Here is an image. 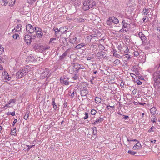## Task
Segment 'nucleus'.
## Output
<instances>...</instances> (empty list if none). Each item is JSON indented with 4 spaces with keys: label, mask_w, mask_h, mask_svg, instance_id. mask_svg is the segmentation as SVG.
I'll return each instance as SVG.
<instances>
[{
    "label": "nucleus",
    "mask_w": 160,
    "mask_h": 160,
    "mask_svg": "<svg viewBox=\"0 0 160 160\" xmlns=\"http://www.w3.org/2000/svg\"><path fill=\"white\" fill-rule=\"evenodd\" d=\"M96 4V2L94 0H88L83 3V9L84 11L88 10L95 5Z\"/></svg>",
    "instance_id": "obj_1"
},
{
    "label": "nucleus",
    "mask_w": 160,
    "mask_h": 160,
    "mask_svg": "<svg viewBox=\"0 0 160 160\" xmlns=\"http://www.w3.org/2000/svg\"><path fill=\"white\" fill-rule=\"evenodd\" d=\"M82 69L80 65L78 64H75L69 68V72L72 74L77 73L78 72V70Z\"/></svg>",
    "instance_id": "obj_2"
},
{
    "label": "nucleus",
    "mask_w": 160,
    "mask_h": 160,
    "mask_svg": "<svg viewBox=\"0 0 160 160\" xmlns=\"http://www.w3.org/2000/svg\"><path fill=\"white\" fill-rule=\"evenodd\" d=\"M27 73L25 70H20L17 72L16 74L17 79H19L21 78L23 75H25Z\"/></svg>",
    "instance_id": "obj_3"
},
{
    "label": "nucleus",
    "mask_w": 160,
    "mask_h": 160,
    "mask_svg": "<svg viewBox=\"0 0 160 160\" xmlns=\"http://www.w3.org/2000/svg\"><path fill=\"white\" fill-rule=\"evenodd\" d=\"M153 79L155 82H160V70L157 71L154 73Z\"/></svg>",
    "instance_id": "obj_4"
},
{
    "label": "nucleus",
    "mask_w": 160,
    "mask_h": 160,
    "mask_svg": "<svg viewBox=\"0 0 160 160\" xmlns=\"http://www.w3.org/2000/svg\"><path fill=\"white\" fill-rule=\"evenodd\" d=\"M69 78L67 76L63 75L61 77L60 79V81L61 83L64 84L66 85L69 84Z\"/></svg>",
    "instance_id": "obj_5"
},
{
    "label": "nucleus",
    "mask_w": 160,
    "mask_h": 160,
    "mask_svg": "<svg viewBox=\"0 0 160 160\" xmlns=\"http://www.w3.org/2000/svg\"><path fill=\"white\" fill-rule=\"evenodd\" d=\"M26 31L30 34L32 33L35 31V29L32 25L28 24L26 26Z\"/></svg>",
    "instance_id": "obj_6"
},
{
    "label": "nucleus",
    "mask_w": 160,
    "mask_h": 160,
    "mask_svg": "<svg viewBox=\"0 0 160 160\" xmlns=\"http://www.w3.org/2000/svg\"><path fill=\"white\" fill-rule=\"evenodd\" d=\"M32 35H26L24 37V40L26 43L27 44H30L32 42L31 39H32Z\"/></svg>",
    "instance_id": "obj_7"
},
{
    "label": "nucleus",
    "mask_w": 160,
    "mask_h": 160,
    "mask_svg": "<svg viewBox=\"0 0 160 160\" xmlns=\"http://www.w3.org/2000/svg\"><path fill=\"white\" fill-rule=\"evenodd\" d=\"M122 23H123V27L120 30V32H127L128 31L127 26L128 24L126 23L124 20L122 21Z\"/></svg>",
    "instance_id": "obj_8"
},
{
    "label": "nucleus",
    "mask_w": 160,
    "mask_h": 160,
    "mask_svg": "<svg viewBox=\"0 0 160 160\" xmlns=\"http://www.w3.org/2000/svg\"><path fill=\"white\" fill-rule=\"evenodd\" d=\"M88 93V91L87 88L85 87H83L80 90V94L82 97H85L87 95Z\"/></svg>",
    "instance_id": "obj_9"
},
{
    "label": "nucleus",
    "mask_w": 160,
    "mask_h": 160,
    "mask_svg": "<svg viewBox=\"0 0 160 160\" xmlns=\"http://www.w3.org/2000/svg\"><path fill=\"white\" fill-rule=\"evenodd\" d=\"M35 31L37 32L38 34V37L41 38L44 34H43V32H42V29L38 27H36L35 28Z\"/></svg>",
    "instance_id": "obj_10"
},
{
    "label": "nucleus",
    "mask_w": 160,
    "mask_h": 160,
    "mask_svg": "<svg viewBox=\"0 0 160 160\" xmlns=\"http://www.w3.org/2000/svg\"><path fill=\"white\" fill-rule=\"evenodd\" d=\"M97 56L99 58L102 59L106 57V53L105 52L101 51L98 53Z\"/></svg>",
    "instance_id": "obj_11"
},
{
    "label": "nucleus",
    "mask_w": 160,
    "mask_h": 160,
    "mask_svg": "<svg viewBox=\"0 0 160 160\" xmlns=\"http://www.w3.org/2000/svg\"><path fill=\"white\" fill-rule=\"evenodd\" d=\"M49 69L48 68H45L43 72L42 73L41 77L43 78H45L49 74Z\"/></svg>",
    "instance_id": "obj_12"
},
{
    "label": "nucleus",
    "mask_w": 160,
    "mask_h": 160,
    "mask_svg": "<svg viewBox=\"0 0 160 160\" xmlns=\"http://www.w3.org/2000/svg\"><path fill=\"white\" fill-rule=\"evenodd\" d=\"M138 36L142 41V42H145L146 38L144 34L142 32H139L138 33Z\"/></svg>",
    "instance_id": "obj_13"
},
{
    "label": "nucleus",
    "mask_w": 160,
    "mask_h": 160,
    "mask_svg": "<svg viewBox=\"0 0 160 160\" xmlns=\"http://www.w3.org/2000/svg\"><path fill=\"white\" fill-rule=\"evenodd\" d=\"M11 2V0H8V1H7V0H0V3L1 4L4 6H6L8 2L9 4V6H11V5L10 3V2Z\"/></svg>",
    "instance_id": "obj_14"
},
{
    "label": "nucleus",
    "mask_w": 160,
    "mask_h": 160,
    "mask_svg": "<svg viewBox=\"0 0 160 160\" xmlns=\"http://www.w3.org/2000/svg\"><path fill=\"white\" fill-rule=\"evenodd\" d=\"M55 31V35L56 37H59L61 35V33L59 32V29L57 28H54L53 29Z\"/></svg>",
    "instance_id": "obj_15"
},
{
    "label": "nucleus",
    "mask_w": 160,
    "mask_h": 160,
    "mask_svg": "<svg viewBox=\"0 0 160 160\" xmlns=\"http://www.w3.org/2000/svg\"><path fill=\"white\" fill-rule=\"evenodd\" d=\"M59 32L61 33V35L65 33L68 30V28L66 27H62L59 29Z\"/></svg>",
    "instance_id": "obj_16"
},
{
    "label": "nucleus",
    "mask_w": 160,
    "mask_h": 160,
    "mask_svg": "<svg viewBox=\"0 0 160 160\" xmlns=\"http://www.w3.org/2000/svg\"><path fill=\"white\" fill-rule=\"evenodd\" d=\"M52 105L53 106V107L54 110H56L58 108V105L55 103V98H53L52 101Z\"/></svg>",
    "instance_id": "obj_17"
},
{
    "label": "nucleus",
    "mask_w": 160,
    "mask_h": 160,
    "mask_svg": "<svg viewBox=\"0 0 160 160\" xmlns=\"http://www.w3.org/2000/svg\"><path fill=\"white\" fill-rule=\"evenodd\" d=\"M86 46V44L84 43H81L77 45L76 47L75 48L76 49H80L82 48L84 46Z\"/></svg>",
    "instance_id": "obj_18"
},
{
    "label": "nucleus",
    "mask_w": 160,
    "mask_h": 160,
    "mask_svg": "<svg viewBox=\"0 0 160 160\" xmlns=\"http://www.w3.org/2000/svg\"><path fill=\"white\" fill-rule=\"evenodd\" d=\"M44 47L43 46H42L41 45H37V50L40 52H41L42 51H43V48Z\"/></svg>",
    "instance_id": "obj_19"
},
{
    "label": "nucleus",
    "mask_w": 160,
    "mask_h": 160,
    "mask_svg": "<svg viewBox=\"0 0 160 160\" xmlns=\"http://www.w3.org/2000/svg\"><path fill=\"white\" fill-rule=\"evenodd\" d=\"M2 78L6 80L9 75L8 72L6 71H4L2 73Z\"/></svg>",
    "instance_id": "obj_20"
},
{
    "label": "nucleus",
    "mask_w": 160,
    "mask_h": 160,
    "mask_svg": "<svg viewBox=\"0 0 160 160\" xmlns=\"http://www.w3.org/2000/svg\"><path fill=\"white\" fill-rule=\"evenodd\" d=\"M156 109L155 107H153L150 109L151 114L152 115H154L156 113Z\"/></svg>",
    "instance_id": "obj_21"
},
{
    "label": "nucleus",
    "mask_w": 160,
    "mask_h": 160,
    "mask_svg": "<svg viewBox=\"0 0 160 160\" xmlns=\"http://www.w3.org/2000/svg\"><path fill=\"white\" fill-rule=\"evenodd\" d=\"M68 54L67 51H66L60 57L59 59L61 61L63 60Z\"/></svg>",
    "instance_id": "obj_22"
},
{
    "label": "nucleus",
    "mask_w": 160,
    "mask_h": 160,
    "mask_svg": "<svg viewBox=\"0 0 160 160\" xmlns=\"http://www.w3.org/2000/svg\"><path fill=\"white\" fill-rule=\"evenodd\" d=\"M111 20L112 21V23L114 24H117L118 23L119 21L118 19L114 17H111Z\"/></svg>",
    "instance_id": "obj_23"
},
{
    "label": "nucleus",
    "mask_w": 160,
    "mask_h": 160,
    "mask_svg": "<svg viewBox=\"0 0 160 160\" xmlns=\"http://www.w3.org/2000/svg\"><path fill=\"white\" fill-rule=\"evenodd\" d=\"M92 134L93 136H96L97 135V128L96 127H94L92 128Z\"/></svg>",
    "instance_id": "obj_24"
},
{
    "label": "nucleus",
    "mask_w": 160,
    "mask_h": 160,
    "mask_svg": "<svg viewBox=\"0 0 160 160\" xmlns=\"http://www.w3.org/2000/svg\"><path fill=\"white\" fill-rule=\"evenodd\" d=\"M103 118H100L99 119H97L96 120L92 123L93 124H97L98 122H101L103 120Z\"/></svg>",
    "instance_id": "obj_25"
},
{
    "label": "nucleus",
    "mask_w": 160,
    "mask_h": 160,
    "mask_svg": "<svg viewBox=\"0 0 160 160\" xmlns=\"http://www.w3.org/2000/svg\"><path fill=\"white\" fill-rule=\"evenodd\" d=\"M76 39V37H74L73 38L69 39V42L73 44L75 42Z\"/></svg>",
    "instance_id": "obj_26"
},
{
    "label": "nucleus",
    "mask_w": 160,
    "mask_h": 160,
    "mask_svg": "<svg viewBox=\"0 0 160 160\" xmlns=\"http://www.w3.org/2000/svg\"><path fill=\"white\" fill-rule=\"evenodd\" d=\"M56 39L55 38H51L50 39V40L49 42V44H51L52 43H56Z\"/></svg>",
    "instance_id": "obj_27"
},
{
    "label": "nucleus",
    "mask_w": 160,
    "mask_h": 160,
    "mask_svg": "<svg viewBox=\"0 0 160 160\" xmlns=\"http://www.w3.org/2000/svg\"><path fill=\"white\" fill-rule=\"evenodd\" d=\"M122 50L125 53H127L128 52V48L127 47H124L122 48Z\"/></svg>",
    "instance_id": "obj_28"
},
{
    "label": "nucleus",
    "mask_w": 160,
    "mask_h": 160,
    "mask_svg": "<svg viewBox=\"0 0 160 160\" xmlns=\"http://www.w3.org/2000/svg\"><path fill=\"white\" fill-rule=\"evenodd\" d=\"M95 100L96 102L97 103H100L101 101V98L98 97H96Z\"/></svg>",
    "instance_id": "obj_29"
},
{
    "label": "nucleus",
    "mask_w": 160,
    "mask_h": 160,
    "mask_svg": "<svg viewBox=\"0 0 160 160\" xmlns=\"http://www.w3.org/2000/svg\"><path fill=\"white\" fill-rule=\"evenodd\" d=\"M111 17L109 18H108V19L107 20L106 22V23L107 25H111L112 23V21L111 20Z\"/></svg>",
    "instance_id": "obj_30"
},
{
    "label": "nucleus",
    "mask_w": 160,
    "mask_h": 160,
    "mask_svg": "<svg viewBox=\"0 0 160 160\" xmlns=\"http://www.w3.org/2000/svg\"><path fill=\"white\" fill-rule=\"evenodd\" d=\"M94 69L92 70V72L94 74H96L97 72V70H98V68H97V66L95 65L93 67Z\"/></svg>",
    "instance_id": "obj_31"
},
{
    "label": "nucleus",
    "mask_w": 160,
    "mask_h": 160,
    "mask_svg": "<svg viewBox=\"0 0 160 160\" xmlns=\"http://www.w3.org/2000/svg\"><path fill=\"white\" fill-rule=\"evenodd\" d=\"M29 112H26V113L25 114L24 116V118L26 120H27L28 117H29Z\"/></svg>",
    "instance_id": "obj_32"
},
{
    "label": "nucleus",
    "mask_w": 160,
    "mask_h": 160,
    "mask_svg": "<svg viewBox=\"0 0 160 160\" xmlns=\"http://www.w3.org/2000/svg\"><path fill=\"white\" fill-rule=\"evenodd\" d=\"M7 115H11L13 116H14L15 115V112L14 111L12 112H8L7 113Z\"/></svg>",
    "instance_id": "obj_33"
},
{
    "label": "nucleus",
    "mask_w": 160,
    "mask_h": 160,
    "mask_svg": "<svg viewBox=\"0 0 160 160\" xmlns=\"http://www.w3.org/2000/svg\"><path fill=\"white\" fill-rule=\"evenodd\" d=\"M16 101V100L14 99H10L8 102V104H10L12 102L14 103Z\"/></svg>",
    "instance_id": "obj_34"
},
{
    "label": "nucleus",
    "mask_w": 160,
    "mask_h": 160,
    "mask_svg": "<svg viewBox=\"0 0 160 160\" xmlns=\"http://www.w3.org/2000/svg\"><path fill=\"white\" fill-rule=\"evenodd\" d=\"M128 153L131 155H134L137 153L136 152L134 151H132L131 150H129L128 152Z\"/></svg>",
    "instance_id": "obj_35"
},
{
    "label": "nucleus",
    "mask_w": 160,
    "mask_h": 160,
    "mask_svg": "<svg viewBox=\"0 0 160 160\" xmlns=\"http://www.w3.org/2000/svg\"><path fill=\"white\" fill-rule=\"evenodd\" d=\"M97 112V111L94 109H92L91 111V114L92 115H95Z\"/></svg>",
    "instance_id": "obj_36"
},
{
    "label": "nucleus",
    "mask_w": 160,
    "mask_h": 160,
    "mask_svg": "<svg viewBox=\"0 0 160 160\" xmlns=\"http://www.w3.org/2000/svg\"><path fill=\"white\" fill-rule=\"evenodd\" d=\"M11 134L12 135H16V132L15 131V129L13 131L12 130L11 132Z\"/></svg>",
    "instance_id": "obj_37"
},
{
    "label": "nucleus",
    "mask_w": 160,
    "mask_h": 160,
    "mask_svg": "<svg viewBox=\"0 0 160 160\" xmlns=\"http://www.w3.org/2000/svg\"><path fill=\"white\" fill-rule=\"evenodd\" d=\"M3 51V48L0 45V54H2Z\"/></svg>",
    "instance_id": "obj_38"
},
{
    "label": "nucleus",
    "mask_w": 160,
    "mask_h": 160,
    "mask_svg": "<svg viewBox=\"0 0 160 160\" xmlns=\"http://www.w3.org/2000/svg\"><path fill=\"white\" fill-rule=\"evenodd\" d=\"M21 27V25L20 24H19L16 27H15V29H16L17 30V31H19V27Z\"/></svg>",
    "instance_id": "obj_39"
},
{
    "label": "nucleus",
    "mask_w": 160,
    "mask_h": 160,
    "mask_svg": "<svg viewBox=\"0 0 160 160\" xmlns=\"http://www.w3.org/2000/svg\"><path fill=\"white\" fill-rule=\"evenodd\" d=\"M114 63L115 64H118L120 63V62L119 60H118V59H116L114 61Z\"/></svg>",
    "instance_id": "obj_40"
},
{
    "label": "nucleus",
    "mask_w": 160,
    "mask_h": 160,
    "mask_svg": "<svg viewBox=\"0 0 160 160\" xmlns=\"http://www.w3.org/2000/svg\"><path fill=\"white\" fill-rule=\"evenodd\" d=\"M77 73L74 74L75 75L72 78L74 80H76L78 78V77L77 75Z\"/></svg>",
    "instance_id": "obj_41"
},
{
    "label": "nucleus",
    "mask_w": 160,
    "mask_h": 160,
    "mask_svg": "<svg viewBox=\"0 0 160 160\" xmlns=\"http://www.w3.org/2000/svg\"><path fill=\"white\" fill-rule=\"evenodd\" d=\"M93 57H88L87 58V60L88 61H92V62L93 61V60H92V59L93 60Z\"/></svg>",
    "instance_id": "obj_42"
},
{
    "label": "nucleus",
    "mask_w": 160,
    "mask_h": 160,
    "mask_svg": "<svg viewBox=\"0 0 160 160\" xmlns=\"http://www.w3.org/2000/svg\"><path fill=\"white\" fill-rule=\"evenodd\" d=\"M76 91H73L71 94V95H70V96L72 98H73L74 96V94H75L76 95H77V93H76Z\"/></svg>",
    "instance_id": "obj_43"
},
{
    "label": "nucleus",
    "mask_w": 160,
    "mask_h": 160,
    "mask_svg": "<svg viewBox=\"0 0 160 160\" xmlns=\"http://www.w3.org/2000/svg\"><path fill=\"white\" fill-rule=\"evenodd\" d=\"M19 35L18 34L15 33L13 35V38L15 39H17Z\"/></svg>",
    "instance_id": "obj_44"
},
{
    "label": "nucleus",
    "mask_w": 160,
    "mask_h": 160,
    "mask_svg": "<svg viewBox=\"0 0 160 160\" xmlns=\"http://www.w3.org/2000/svg\"><path fill=\"white\" fill-rule=\"evenodd\" d=\"M88 114L87 112H86L85 113V116L83 118V119L85 120L86 119L88 118Z\"/></svg>",
    "instance_id": "obj_45"
},
{
    "label": "nucleus",
    "mask_w": 160,
    "mask_h": 160,
    "mask_svg": "<svg viewBox=\"0 0 160 160\" xmlns=\"http://www.w3.org/2000/svg\"><path fill=\"white\" fill-rule=\"evenodd\" d=\"M35 145H26V146L28 147V151H29L30 149L32 148Z\"/></svg>",
    "instance_id": "obj_46"
},
{
    "label": "nucleus",
    "mask_w": 160,
    "mask_h": 160,
    "mask_svg": "<svg viewBox=\"0 0 160 160\" xmlns=\"http://www.w3.org/2000/svg\"><path fill=\"white\" fill-rule=\"evenodd\" d=\"M135 145L137 147V148H139L140 147H141V144L139 142H138Z\"/></svg>",
    "instance_id": "obj_47"
},
{
    "label": "nucleus",
    "mask_w": 160,
    "mask_h": 160,
    "mask_svg": "<svg viewBox=\"0 0 160 160\" xmlns=\"http://www.w3.org/2000/svg\"><path fill=\"white\" fill-rule=\"evenodd\" d=\"M5 59L0 56V63L1 62H4Z\"/></svg>",
    "instance_id": "obj_48"
},
{
    "label": "nucleus",
    "mask_w": 160,
    "mask_h": 160,
    "mask_svg": "<svg viewBox=\"0 0 160 160\" xmlns=\"http://www.w3.org/2000/svg\"><path fill=\"white\" fill-rule=\"evenodd\" d=\"M11 1L12 2H10V3L11 5V6H12L14 4L15 2V0H11Z\"/></svg>",
    "instance_id": "obj_49"
},
{
    "label": "nucleus",
    "mask_w": 160,
    "mask_h": 160,
    "mask_svg": "<svg viewBox=\"0 0 160 160\" xmlns=\"http://www.w3.org/2000/svg\"><path fill=\"white\" fill-rule=\"evenodd\" d=\"M148 11V9H145L143 10V12H144V15H146L147 14V12Z\"/></svg>",
    "instance_id": "obj_50"
},
{
    "label": "nucleus",
    "mask_w": 160,
    "mask_h": 160,
    "mask_svg": "<svg viewBox=\"0 0 160 160\" xmlns=\"http://www.w3.org/2000/svg\"><path fill=\"white\" fill-rule=\"evenodd\" d=\"M44 47V48H43V50H47V49H49L50 48V47L49 46H43Z\"/></svg>",
    "instance_id": "obj_51"
},
{
    "label": "nucleus",
    "mask_w": 160,
    "mask_h": 160,
    "mask_svg": "<svg viewBox=\"0 0 160 160\" xmlns=\"http://www.w3.org/2000/svg\"><path fill=\"white\" fill-rule=\"evenodd\" d=\"M136 82L137 84L138 85H140L142 83V82H141L139 80H137Z\"/></svg>",
    "instance_id": "obj_52"
},
{
    "label": "nucleus",
    "mask_w": 160,
    "mask_h": 160,
    "mask_svg": "<svg viewBox=\"0 0 160 160\" xmlns=\"http://www.w3.org/2000/svg\"><path fill=\"white\" fill-rule=\"evenodd\" d=\"M63 105L64 108H66L67 106V102L66 101V100H65L64 102L63 103Z\"/></svg>",
    "instance_id": "obj_53"
},
{
    "label": "nucleus",
    "mask_w": 160,
    "mask_h": 160,
    "mask_svg": "<svg viewBox=\"0 0 160 160\" xmlns=\"http://www.w3.org/2000/svg\"><path fill=\"white\" fill-rule=\"evenodd\" d=\"M92 39V38H91V36H90V35L88 36L87 37V40H88L89 41V42L91 41Z\"/></svg>",
    "instance_id": "obj_54"
},
{
    "label": "nucleus",
    "mask_w": 160,
    "mask_h": 160,
    "mask_svg": "<svg viewBox=\"0 0 160 160\" xmlns=\"http://www.w3.org/2000/svg\"><path fill=\"white\" fill-rule=\"evenodd\" d=\"M157 120V118H156L155 117L153 119H151V121L153 123H154L155 122H156V121Z\"/></svg>",
    "instance_id": "obj_55"
},
{
    "label": "nucleus",
    "mask_w": 160,
    "mask_h": 160,
    "mask_svg": "<svg viewBox=\"0 0 160 160\" xmlns=\"http://www.w3.org/2000/svg\"><path fill=\"white\" fill-rule=\"evenodd\" d=\"M155 128L153 127V126H152L150 128V129L148 130V132H150L151 131H152V129L153 128Z\"/></svg>",
    "instance_id": "obj_56"
},
{
    "label": "nucleus",
    "mask_w": 160,
    "mask_h": 160,
    "mask_svg": "<svg viewBox=\"0 0 160 160\" xmlns=\"http://www.w3.org/2000/svg\"><path fill=\"white\" fill-rule=\"evenodd\" d=\"M124 117L122 118L123 119H127L129 118V117L127 115H123Z\"/></svg>",
    "instance_id": "obj_57"
},
{
    "label": "nucleus",
    "mask_w": 160,
    "mask_h": 160,
    "mask_svg": "<svg viewBox=\"0 0 160 160\" xmlns=\"http://www.w3.org/2000/svg\"><path fill=\"white\" fill-rule=\"evenodd\" d=\"M90 36H91L92 38H94V37H96L97 36V35L96 34H93L90 35Z\"/></svg>",
    "instance_id": "obj_58"
},
{
    "label": "nucleus",
    "mask_w": 160,
    "mask_h": 160,
    "mask_svg": "<svg viewBox=\"0 0 160 160\" xmlns=\"http://www.w3.org/2000/svg\"><path fill=\"white\" fill-rule=\"evenodd\" d=\"M130 75H131V76L133 78H135L134 77H136V76L135 74H134L132 73H131L130 74Z\"/></svg>",
    "instance_id": "obj_59"
},
{
    "label": "nucleus",
    "mask_w": 160,
    "mask_h": 160,
    "mask_svg": "<svg viewBox=\"0 0 160 160\" xmlns=\"http://www.w3.org/2000/svg\"><path fill=\"white\" fill-rule=\"evenodd\" d=\"M17 122V119H15L13 122V124H12V126H14L15 125V123Z\"/></svg>",
    "instance_id": "obj_60"
},
{
    "label": "nucleus",
    "mask_w": 160,
    "mask_h": 160,
    "mask_svg": "<svg viewBox=\"0 0 160 160\" xmlns=\"http://www.w3.org/2000/svg\"><path fill=\"white\" fill-rule=\"evenodd\" d=\"M112 107H113L114 108V106L112 107V106H107L106 108L108 110H109L110 109V108H112Z\"/></svg>",
    "instance_id": "obj_61"
},
{
    "label": "nucleus",
    "mask_w": 160,
    "mask_h": 160,
    "mask_svg": "<svg viewBox=\"0 0 160 160\" xmlns=\"http://www.w3.org/2000/svg\"><path fill=\"white\" fill-rule=\"evenodd\" d=\"M156 83V85H157L158 87H160V82H155Z\"/></svg>",
    "instance_id": "obj_62"
},
{
    "label": "nucleus",
    "mask_w": 160,
    "mask_h": 160,
    "mask_svg": "<svg viewBox=\"0 0 160 160\" xmlns=\"http://www.w3.org/2000/svg\"><path fill=\"white\" fill-rule=\"evenodd\" d=\"M126 57L127 58V60H129L130 58V56L128 54H126Z\"/></svg>",
    "instance_id": "obj_63"
},
{
    "label": "nucleus",
    "mask_w": 160,
    "mask_h": 160,
    "mask_svg": "<svg viewBox=\"0 0 160 160\" xmlns=\"http://www.w3.org/2000/svg\"><path fill=\"white\" fill-rule=\"evenodd\" d=\"M146 17H145L144 18H143V22H147L146 20Z\"/></svg>",
    "instance_id": "obj_64"
}]
</instances>
